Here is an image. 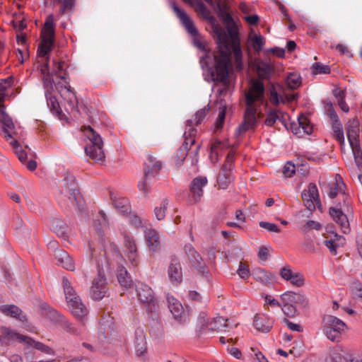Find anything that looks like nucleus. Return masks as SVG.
Masks as SVG:
<instances>
[{
	"label": "nucleus",
	"mask_w": 362,
	"mask_h": 362,
	"mask_svg": "<svg viewBox=\"0 0 362 362\" xmlns=\"http://www.w3.org/2000/svg\"><path fill=\"white\" fill-rule=\"evenodd\" d=\"M231 47L233 52L234 54V57L236 62H241L242 60V51L240 48V42H235L231 44Z\"/></svg>",
	"instance_id": "0e129e2a"
},
{
	"label": "nucleus",
	"mask_w": 362,
	"mask_h": 362,
	"mask_svg": "<svg viewBox=\"0 0 362 362\" xmlns=\"http://www.w3.org/2000/svg\"><path fill=\"white\" fill-rule=\"evenodd\" d=\"M286 83L288 89H296L301 85V77L297 73H289L286 79Z\"/></svg>",
	"instance_id": "c03bdc74"
},
{
	"label": "nucleus",
	"mask_w": 362,
	"mask_h": 362,
	"mask_svg": "<svg viewBox=\"0 0 362 362\" xmlns=\"http://www.w3.org/2000/svg\"><path fill=\"white\" fill-rule=\"evenodd\" d=\"M209 318L205 312H200L197 321L196 332L199 336L209 333Z\"/></svg>",
	"instance_id": "c9c22d12"
},
{
	"label": "nucleus",
	"mask_w": 362,
	"mask_h": 362,
	"mask_svg": "<svg viewBox=\"0 0 362 362\" xmlns=\"http://www.w3.org/2000/svg\"><path fill=\"white\" fill-rule=\"evenodd\" d=\"M293 297L294 300L293 303H295L301 308H305L308 305V299L303 293H295V296H293Z\"/></svg>",
	"instance_id": "052dcab7"
},
{
	"label": "nucleus",
	"mask_w": 362,
	"mask_h": 362,
	"mask_svg": "<svg viewBox=\"0 0 362 362\" xmlns=\"http://www.w3.org/2000/svg\"><path fill=\"white\" fill-rule=\"evenodd\" d=\"M233 177L231 171L221 168L217 177V184L221 189H226L229 185L233 182Z\"/></svg>",
	"instance_id": "4c0bfd02"
},
{
	"label": "nucleus",
	"mask_w": 362,
	"mask_h": 362,
	"mask_svg": "<svg viewBox=\"0 0 362 362\" xmlns=\"http://www.w3.org/2000/svg\"><path fill=\"white\" fill-rule=\"evenodd\" d=\"M136 291L139 300L146 305L148 313H153L156 310V300L151 288L142 282H138L136 284Z\"/></svg>",
	"instance_id": "0eeeda50"
},
{
	"label": "nucleus",
	"mask_w": 362,
	"mask_h": 362,
	"mask_svg": "<svg viewBox=\"0 0 362 362\" xmlns=\"http://www.w3.org/2000/svg\"><path fill=\"white\" fill-rule=\"evenodd\" d=\"M352 149L354 161L359 170H362V150L361 145L351 147Z\"/></svg>",
	"instance_id": "603ef678"
},
{
	"label": "nucleus",
	"mask_w": 362,
	"mask_h": 362,
	"mask_svg": "<svg viewBox=\"0 0 362 362\" xmlns=\"http://www.w3.org/2000/svg\"><path fill=\"white\" fill-rule=\"evenodd\" d=\"M14 82L13 76H8L4 79H0V102H4L5 97L7 95L6 91L11 88Z\"/></svg>",
	"instance_id": "37998d69"
},
{
	"label": "nucleus",
	"mask_w": 362,
	"mask_h": 362,
	"mask_svg": "<svg viewBox=\"0 0 362 362\" xmlns=\"http://www.w3.org/2000/svg\"><path fill=\"white\" fill-rule=\"evenodd\" d=\"M162 168V163L152 156L147 157L144 163V174L138 183L139 190L145 194L149 192L151 185L155 180Z\"/></svg>",
	"instance_id": "f03ea898"
},
{
	"label": "nucleus",
	"mask_w": 362,
	"mask_h": 362,
	"mask_svg": "<svg viewBox=\"0 0 362 362\" xmlns=\"http://www.w3.org/2000/svg\"><path fill=\"white\" fill-rule=\"evenodd\" d=\"M253 278L265 286L273 284L276 281V276L274 273L264 270L262 268H256L252 270Z\"/></svg>",
	"instance_id": "412c9836"
},
{
	"label": "nucleus",
	"mask_w": 362,
	"mask_h": 362,
	"mask_svg": "<svg viewBox=\"0 0 362 362\" xmlns=\"http://www.w3.org/2000/svg\"><path fill=\"white\" fill-rule=\"evenodd\" d=\"M117 279L119 283L124 287H129L132 281L131 276L123 266H119L117 269Z\"/></svg>",
	"instance_id": "a19ab883"
},
{
	"label": "nucleus",
	"mask_w": 362,
	"mask_h": 362,
	"mask_svg": "<svg viewBox=\"0 0 362 362\" xmlns=\"http://www.w3.org/2000/svg\"><path fill=\"white\" fill-rule=\"evenodd\" d=\"M312 67L314 69L313 73L315 74H327L330 73V68L328 65L317 62L313 64Z\"/></svg>",
	"instance_id": "bf43d9fd"
},
{
	"label": "nucleus",
	"mask_w": 362,
	"mask_h": 362,
	"mask_svg": "<svg viewBox=\"0 0 362 362\" xmlns=\"http://www.w3.org/2000/svg\"><path fill=\"white\" fill-rule=\"evenodd\" d=\"M257 71L258 74V80H270L272 74L274 71V67L268 62L260 60L256 65Z\"/></svg>",
	"instance_id": "cd10ccee"
},
{
	"label": "nucleus",
	"mask_w": 362,
	"mask_h": 362,
	"mask_svg": "<svg viewBox=\"0 0 362 362\" xmlns=\"http://www.w3.org/2000/svg\"><path fill=\"white\" fill-rule=\"evenodd\" d=\"M273 325L274 320L265 315H256L254 317L253 325L259 332H269Z\"/></svg>",
	"instance_id": "393cba45"
},
{
	"label": "nucleus",
	"mask_w": 362,
	"mask_h": 362,
	"mask_svg": "<svg viewBox=\"0 0 362 362\" xmlns=\"http://www.w3.org/2000/svg\"><path fill=\"white\" fill-rule=\"evenodd\" d=\"M325 109L328 117L332 121V124L340 122L332 103H327L325 106Z\"/></svg>",
	"instance_id": "13d9d810"
},
{
	"label": "nucleus",
	"mask_w": 362,
	"mask_h": 362,
	"mask_svg": "<svg viewBox=\"0 0 362 362\" xmlns=\"http://www.w3.org/2000/svg\"><path fill=\"white\" fill-rule=\"evenodd\" d=\"M269 100L271 103L275 107L279 106L280 102L283 103H286V100L279 96L274 86H272V88L270 90Z\"/></svg>",
	"instance_id": "4d7b16f0"
},
{
	"label": "nucleus",
	"mask_w": 362,
	"mask_h": 362,
	"mask_svg": "<svg viewBox=\"0 0 362 362\" xmlns=\"http://www.w3.org/2000/svg\"><path fill=\"white\" fill-rule=\"evenodd\" d=\"M168 276L172 282L179 284L182 280V267L179 259L176 257L171 258L168 269Z\"/></svg>",
	"instance_id": "4be33fe9"
},
{
	"label": "nucleus",
	"mask_w": 362,
	"mask_h": 362,
	"mask_svg": "<svg viewBox=\"0 0 362 362\" xmlns=\"http://www.w3.org/2000/svg\"><path fill=\"white\" fill-rule=\"evenodd\" d=\"M359 128L357 126H349L346 128L347 139L351 147L360 145Z\"/></svg>",
	"instance_id": "58836bf2"
},
{
	"label": "nucleus",
	"mask_w": 362,
	"mask_h": 362,
	"mask_svg": "<svg viewBox=\"0 0 362 362\" xmlns=\"http://www.w3.org/2000/svg\"><path fill=\"white\" fill-rule=\"evenodd\" d=\"M52 77L53 76H52V75H45L43 76V86L45 90V95H49V94L52 93V91L54 90L55 82Z\"/></svg>",
	"instance_id": "3c124183"
},
{
	"label": "nucleus",
	"mask_w": 362,
	"mask_h": 362,
	"mask_svg": "<svg viewBox=\"0 0 362 362\" xmlns=\"http://www.w3.org/2000/svg\"><path fill=\"white\" fill-rule=\"evenodd\" d=\"M265 88L263 82L257 78L250 81V87L245 93L246 105H254L255 102L263 103L264 100Z\"/></svg>",
	"instance_id": "423d86ee"
},
{
	"label": "nucleus",
	"mask_w": 362,
	"mask_h": 362,
	"mask_svg": "<svg viewBox=\"0 0 362 362\" xmlns=\"http://www.w3.org/2000/svg\"><path fill=\"white\" fill-rule=\"evenodd\" d=\"M18 341L20 343L23 342V343L26 344L27 345L32 346V347L45 353V354H47L48 355H54V351L49 346L44 344L42 342L36 341L31 337L23 335L20 333L18 335Z\"/></svg>",
	"instance_id": "b1692460"
},
{
	"label": "nucleus",
	"mask_w": 362,
	"mask_h": 362,
	"mask_svg": "<svg viewBox=\"0 0 362 362\" xmlns=\"http://www.w3.org/2000/svg\"><path fill=\"white\" fill-rule=\"evenodd\" d=\"M125 254L133 266H137L139 262V256L137 252L135 240L132 236H124Z\"/></svg>",
	"instance_id": "a211bd4d"
},
{
	"label": "nucleus",
	"mask_w": 362,
	"mask_h": 362,
	"mask_svg": "<svg viewBox=\"0 0 362 362\" xmlns=\"http://www.w3.org/2000/svg\"><path fill=\"white\" fill-rule=\"evenodd\" d=\"M338 203H341V209H344L347 214H353V209L350 202L348 200V196L344 192L342 193L341 202H339Z\"/></svg>",
	"instance_id": "774afa93"
},
{
	"label": "nucleus",
	"mask_w": 362,
	"mask_h": 362,
	"mask_svg": "<svg viewBox=\"0 0 362 362\" xmlns=\"http://www.w3.org/2000/svg\"><path fill=\"white\" fill-rule=\"evenodd\" d=\"M107 291V281L104 274L98 272V276L92 282L90 290V297L94 300H100L103 298Z\"/></svg>",
	"instance_id": "9b49d317"
},
{
	"label": "nucleus",
	"mask_w": 362,
	"mask_h": 362,
	"mask_svg": "<svg viewBox=\"0 0 362 362\" xmlns=\"http://www.w3.org/2000/svg\"><path fill=\"white\" fill-rule=\"evenodd\" d=\"M167 300L168 303V308L175 319L180 323H185L188 319L185 314L182 304L173 296H168L167 297Z\"/></svg>",
	"instance_id": "f3484780"
},
{
	"label": "nucleus",
	"mask_w": 362,
	"mask_h": 362,
	"mask_svg": "<svg viewBox=\"0 0 362 362\" xmlns=\"http://www.w3.org/2000/svg\"><path fill=\"white\" fill-rule=\"evenodd\" d=\"M62 98L67 101L71 110H74L77 107V98L70 86H64V95Z\"/></svg>",
	"instance_id": "a18cd8bd"
},
{
	"label": "nucleus",
	"mask_w": 362,
	"mask_h": 362,
	"mask_svg": "<svg viewBox=\"0 0 362 362\" xmlns=\"http://www.w3.org/2000/svg\"><path fill=\"white\" fill-rule=\"evenodd\" d=\"M68 307L71 310V313L80 321L83 322V318L88 313V310L86 305L82 303L81 299L79 300H75L69 304Z\"/></svg>",
	"instance_id": "c756f323"
},
{
	"label": "nucleus",
	"mask_w": 362,
	"mask_h": 362,
	"mask_svg": "<svg viewBox=\"0 0 362 362\" xmlns=\"http://www.w3.org/2000/svg\"><path fill=\"white\" fill-rule=\"evenodd\" d=\"M216 13L221 21L228 25L233 23V19L230 13V8L226 2H219L216 8Z\"/></svg>",
	"instance_id": "473e14b6"
},
{
	"label": "nucleus",
	"mask_w": 362,
	"mask_h": 362,
	"mask_svg": "<svg viewBox=\"0 0 362 362\" xmlns=\"http://www.w3.org/2000/svg\"><path fill=\"white\" fill-rule=\"evenodd\" d=\"M54 256L59 266L69 271H74V261L66 251L57 250L55 251Z\"/></svg>",
	"instance_id": "aec40b11"
},
{
	"label": "nucleus",
	"mask_w": 362,
	"mask_h": 362,
	"mask_svg": "<svg viewBox=\"0 0 362 362\" xmlns=\"http://www.w3.org/2000/svg\"><path fill=\"white\" fill-rule=\"evenodd\" d=\"M301 197L303 201L313 199L315 202L317 208L320 210L322 209L318 189L315 183H310L308 186V189H304L302 192Z\"/></svg>",
	"instance_id": "bb28decb"
},
{
	"label": "nucleus",
	"mask_w": 362,
	"mask_h": 362,
	"mask_svg": "<svg viewBox=\"0 0 362 362\" xmlns=\"http://www.w3.org/2000/svg\"><path fill=\"white\" fill-rule=\"evenodd\" d=\"M333 129V136L335 139L339 141L340 146H344V136L341 122L332 124Z\"/></svg>",
	"instance_id": "09e8293b"
},
{
	"label": "nucleus",
	"mask_w": 362,
	"mask_h": 362,
	"mask_svg": "<svg viewBox=\"0 0 362 362\" xmlns=\"http://www.w3.org/2000/svg\"><path fill=\"white\" fill-rule=\"evenodd\" d=\"M144 234L149 248L153 251L158 250L160 241L157 232L153 228H146L144 230Z\"/></svg>",
	"instance_id": "72a5a7b5"
},
{
	"label": "nucleus",
	"mask_w": 362,
	"mask_h": 362,
	"mask_svg": "<svg viewBox=\"0 0 362 362\" xmlns=\"http://www.w3.org/2000/svg\"><path fill=\"white\" fill-rule=\"evenodd\" d=\"M45 97L47 99V106L49 107L50 111L54 115H59L61 114V108L56 97L54 96L52 93L49 94V95H45Z\"/></svg>",
	"instance_id": "de8ad7c7"
},
{
	"label": "nucleus",
	"mask_w": 362,
	"mask_h": 362,
	"mask_svg": "<svg viewBox=\"0 0 362 362\" xmlns=\"http://www.w3.org/2000/svg\"><path fill=\"white\" fill-rule=\"evenodd\" d=\"M168 204V199L165 198L161 201L159 206L155 207L154 215L157 220L161 221L164 219V218L165 217L166 210Z\"/></svg>",
	"instance_id": "49530a36"
},
{
	"label": "nucleus",
	"mask_w": 362,
	"mask_h": 362,
	"mask_svg": "<svg viewBox=\"0 0 362 362\" xmlns=\"http://www.w3.org/2000/svg\"><path fill=\"white\" fill-rule=\"evenodd\" d=\"M214 32L219 49L228 51L230 47V42H239L238 33L232 27L227 28V32L218 27L214 28Z\"/></svg>",
	"instance_id": "39448f33"
},
{
	"label": "nucleus",
	"mask_w": 362,
	"mask_h": 362,
	"mask_svg": "<svg viewBox=\"0 0 362 362\" xmlns=\"http://www.w3.org/2000/svg\"><path fill=\"white\" fill-rule=\"evenodd\" d=\"M0 311L13 318H16L22 322L28 321L27 316L23 314V310L15 305H4L0 307Z\"/></svg>",
	"instance_id": "a878e982"
},
{
	"label": "nucleus",
	"mask_w": 362,
	"mask_h": 362,
	"mask_svg": "<svg viewBox=\"0 0 362 362\" xmlns=\"http://www.w3.org/2000/svg\"><path fill=\"white\" fill-rule=\"evenodd\" d=\"M19 333L9 327H1L0 345L7 346L15 340H18Z\"/></svg>",
	"instance_id": "7c9ffc66"
},
{
	"label": "nucleus",
	"mask_w": 362,
	"mask_h": 362,
	"mask_svg": "<svg viewBox=\"0 0 362 362\" xmlns=\"http://www.w3.org/2000/svg\"><path fill=\"white\" fill-rule=\"evenodd\" d=\"M134 349L137 356H144L147 351L146 335L141 328H137L134 332Z\"/></svg>",
	"instance_id": "5701e85b"
},
{
	"label": "nucleus",
	"mask_w": 362,
	"mask_h": 362,
	"mask_svg": "<svg viewBox=\"0 0 362 362\" xmlns=\"http://www.w3.org/2000/svg\"><path fill=\"white\" fill-rule=\"evenodd\" d=\"M86 136L90 141L85 147L86 155L95 161H103L105 159V153L101 136L90 127L86 129Z\"/></svg>",
	"instance_id": "7ed1b4c3"
},
{
	"label": "nucleus",
	"mask_w": 362,
	"mask_h": 362,
	"mask_svg": "<svg viewBox=\"0 0 362 362\" xmlns=\"http://www.w3.org/2000/svg\"><path fill=\"white\" fill-rule=\"evenodd\" d=\"M62 285L64 288V292L65 294V298H70L71 296H74L76 292L71 284L69 280L64 276L62 279Z\"/></svg>",
	"instance_id": "5fc2aeb1"
},
{
	"label": "nucleus",
	"mask_w": 362,
	"mask_h": 362,
	"mask_svg": "<svg viewBox=\"0 0 362 362\" xmlns=\"http://www.w3.org/2000/svg\"><path fill=\"white\" fill-rule=\"evenodd\" d=\"M286 177H291L296 173V166L291 162H287L282 171Z\"/></svg>",
	"instance_id": "69168bd1"
},
{
	"label": "nucleus",
	"mask_w": 362,
	"mask_h": 362,
	"mask_svg": "<svg viewBox=\"0 0 362 362\" xmlns=\"http://www.w3.org/2000/svg\"><path fill=\"white\" fill-rule=\"evenodd\" d=\"M113 202V204L115 207L119 211L121 214L125 215L128 214L131 211V206L129 203V200L126 198H112Z\"/></svg>",
	"instance_id": "ea45409f"
},
{
	"label": "nucleus",
	"mask_w": 362,
	"mask_h": 362,
	"mask_svg": "<svg viewBox=\"0 0 362 362\" xmlns=\"http://www.w3.org/2000/svg\"><path fill=\"white\" fill-rule=\"evenodd\" d=\"M0 122L3 124V127H7L12 129L14 128V124L12 118L6 112V106L4 102H0Z\"/></svg>",
	"instance_id": "79ce46f5"
},
{
	"label": "nucleus",
	"mask_w": 362,
	"mask_h": 362,
	"mask_svg": "<svg viewBox=\"0 0 362 362\" xmlns=\"http://www.w3.org/2000/svg\"><path fill=\"white\" fill-rule=\"evenodd\" d=\"M183 136L185 140L182 146L177 150L174 157L177 165H181L182 163L187 155L189 148L195 143L194 137L189 136V134H187V131L185 132Z\"/></svg>",
	"instance_id": "dca6fc26"
},
{
	"label": "nucleus",
	"mask_w": 362,
	"mask_h": 362,
	"mask_svg": "<svg viewBox=\"0 0 362 362\" xmlns=\"http://www.w3.org/2000/svg\"><path fill=\"white\" fill-rule=\"evenodd\" d=\"M66 191L69 193V199L72 202L73 205L77 206L78 210H81L82 206L83 199L78 189L73 186L72 182H75V178L69 173H65L64 179Z\"/></svg>",
	"instance_id": "f8f14e48"
},
{
	"label": "nucleus",
	"mask_w": 362,
	"mask_h": 362,
	"mask_svg": "<svg viewBox=\"0 0 362 362\" xmlns=\"http://www.w3.org/2000/svg\"><path fill=\"white\" fill-rule=\"evenodd\" d=\"M228 319L223 317H216L209 323V332H226L229 325L227 323Z\"/></svg>",
	"instance_id": "e433bc0d"
},
{
	"label": "nucleus",
	"mask_w": 362,
	"mask_h": 362,
	"mask_svg": "<svg viewBox=\"0 0 362 362\" xmlns=\"http://www.w3.org/2000/svg\"><path fill=\"white\" fill-rule=\"evenodd\" d=\"M329 215L340 226L343 233L348 234L350 233L351 228L348 214L341 210V203H336L335 206L329 207Z\"/></svg>",
	"instance_id": "6e6552de"
},
{
	"label": "nucleus",
	"mask_w": 362,
	"mask_h": 362,
	"mask_svg": "<svg viewBox=\"0 0 362 362\" xmlns=\"http://www.w3.org/2000/svg\"><path fill=\"white\" fill-rule=\"evenodd\" d=\"M209 110V105L205 106L198 110L192 118L187 120L185 131H187V134H189V136L194 137L197 132V129L194 128V126L199 124L203 121L207 115Z\"/></svg>",
	"instance_id": "2eb2a0df"
},
{
	"label": "nucleus",
	"mask_w": 362,
	"mask_h": 362,
	"mask_svg": "<svg viewBox=\"0 0 362 362\" xmlns=\"http://www.w3.org/2000/svg\"><path fill=\"white\" fill-rule=\"evenodd\" d=\"M323 332L329 339L338 342L341 339V334L343 332H337L329 328L323 327Z\"/></svg>",
	"instance_id": "6e6d98bb"
},
{
	"label": "nucleus",
	"mask_w": 362,
	"mask_h": 362,
	"mask_svg": "<svg viewBox=\"0 0 362 362\" xmlns=\"http://www.w3.org/2000/svg\"><path fill=\"white\" fill-rule=\"evenodd\" d=\"M172 7L174 11L175 12L177 16L179 18L180 21L182 22V24L185 28L186 30L192 35L197 36L199 34V32L195 27L194 22L192 20L187 16L186 12L180 8L177 4L174 1L172 3Z\"/></svg>",
	"instance_id": "4468645a"
},
{
	"label": "nucleus",
	"mask_w": 362,
	"mask_h": 362,
	"mask_svg": "<svg viewBox=\"0 0 362 362\" xmlns=\"http://www.w3.org/2000/svg\"><path fill=\"white\" fill-rule=\"evenodd\" d=\"M253 41V47L255 51L259 52L262 50L264 43L265 39L262 35H255Z\"/></svg>",
	"instance_id": "338daca9"
},
{
	"label": "nucleus",
	"mask_w": 362,
	"mask_h": 362,
	"mask_svg": "<svg viewBox=\"0 0 362 362\" xmlns=\"http://www.w3.org/2000/svg\"><path fill=\"white\" fill-rule=\"evenodd\" d=\"M185 251L198 274L207 277V275L209 274V269L201 255L195 250L194 247L191 244H187L185 245Z\"/></svg>",
	"instance_id": "9d476101"
},
{
	"label": "nucleus",
	"mask_w": 362,
	"mask_h": 362,
	"mask_svg": "<svg viewBox=\"0 0 362 362\" xmlns=\"http://www.w3.org/2000/svg\"><path fill=\"white\" fill-rule=\"evenodd\" d=\"M54 313L56 314V320L60 323H62L64 329L69 332L70 334H74V335H79L82 333V327L83 326H80V327H77L75 325H74L72 323L67 321L64 316L62 315L61 313H59L57 310H53Z\"/></svg>",
	"instance_id": "2f4dec72"
},
{
	"label": "nucleus",
	"mask_w": 362,
	"mask_h": 362,
	"mask_svg": "<svg viewBox=\"0 0 362 362\" xmlns=\"http://www.w3.org/2000/svg\"><path fill=\"white\" fill-rule=\"evenodd\" d=\"M289 281L293 286H296L297 287H300V286H303V284L305 283V279L300 273H298V272L294 273L293 272L291 277V279H289Z\"/></svg>",
	"instance_id": "680f3d73"
},
{
	"label": "nucleus",
	"mask_w": 362,
	"mask_h": 362,
	"mask_svg": "<svg viewBox=\"0 0 362 362\" xmlns=\"http://www.w3.org/2000/svg\"><path fill=\"white\" fill-rule=\"evenodd\" d=\"M40 37L42 40L37 48V54L45 57L52 49L54 42L55 24L53 14L47 16Z\"/></svg>",
	"instance_id": "f257e3e1"
},
{
	"label": "nucleus",
	"mask_w": 362,
	"mask_h": 362,
	"mask_svg": "<svg viewBox=\"0 0 362 362\" xmlns=\"http://www.w3.org/2000/svg\"><path fill=\"white\" fill-rule=\"evenodd\" d=\"M279 118V110H270L267 114V117L264 120L265 125L268 127H272Z\"/></svg>",
	"instance_id": "864d4df0"
},
{
	"label": "nucleus",
	"mask_w": 362,
	"mask_h": 362,
	"mask_svg": "<svg viewBox=\"0 0 362 362\" xmlns=\"http://www.w3.org/2000/svg\"><path fill=\"white\" fill-rule=\"evenodd\" d=\"M298 129H302L303 132L307 134H311L313 132V127L310 123V121L306 117L300 116L298 118Z\"/></svg>",
	"instance_id": "8fccbe9b"
},
{
	"label": "nucleus",
	"mask_w": 362,
	"mask_h": 362,
	"mask_svg": "<svg viewBox=\"0 0 362 362\" xmlns=\"http://www.w3.org/2000/svg\"><path fill=\"white\" fill-rule=\"evenodd\" d=\"M246 106L244 120L243 123L238 126L235 133V135L237 136L245 133L250 129L255 128L257 124V108L254 105Z\"/></svg>",
	"instance_id": "1a4fd4ad"
},
{
	"label": "nucleus",
	"mask_w": 362,
	"mask_h": 362,
	"mask_svg": "<svg viewBox=\"0 0 362 362\" xmlns=\"http://www.w3.org/2000/svg\"><path fill=\"white\" fill-rule=\"evenodd\" d=\"M215 61L214 68L210 67L209 69L211 80L216 82L226 83L228 78V66L230 64L228 53L222 50L218 57H215Z\"/></svg>",
	"instance_id": "20e7f679"
},
{
	"label": "nucleus",
	"mask_w": 362,
	"mask_h": 362,
	"mask_svg": "<svg viewBox=\"0 0 362 362\" xmlns=\"http://www.w3.org/2000/svg\"><path fill=\"white\" fill-rule=\"evenodd\" d=\"M281 310L285 315L289 317H293L296 315V308L291 303H284Z\"/></svg>",
	"instance_id": "e2e57ef3"
},
{
	"label": "nucleus",
	"mask_w": 362,
	"mask_h": 362,
	"mask_svg": "<svg viewBox=\"0 0 362 362\" xmlns=\"http://www.w3.org/2000/svg\"><path fill=\"white\" fill-rule=\"evenodd\" d=\"M208 184V180L205 176L194 177L189 185V196L194 203L199 202L203 197V188Z\"/></svg>",
	"instance_id": "ddd939ff"
},
{
	"label": "nucleus",
	"mask_w": 362,
	"mask_h": 362,
	"mask_svg": "<svg viewBox=\"0 0 362 362\" xmlns=\"http://www.w3.org/2000/svg\"><path fill=\"white\" fill-rule=\"evenodd\" d=\"M48 0H45V4H47ZM50 5L54 8L59 6L57 16L59 18L63 15L71 13L75 7L76 0H49Z\"/></svg>",
	"instance_id": "6ab92c4d"
},
{
	"label": "nucleus",
	"mask_w": 362,
	"mask_h": 362,
	"mask_svg": "<svg viewBox=\"0 0 362 362\" xmlns=\"http://www.w3.org/2000/svg\"><path fill=\"white\" fill-rule=\"evenodd\" d=\"M325 328H329L337 332H344L346 327V324L340 319L332 315H325L323 317Z\"/></svg>",
	"instance_id": "c85d7f7f"
},
{
	"label": "nucleus",
	"mask_w": 362,
	"mask_h": 362,
	"mask_svg": "<svg viewBox=\"0 0 362 362\" xmlns=\"http://www.w3.org/2000/svg\"><path fill=\"white\" fill-rule=\"evenodd\" d=\"M64 62L53 59L52 69L51 71L52 76H57L62 80L64 81L65 83L69 84V76L67 71L64 69Z\"/></svg>",
	"instance_id": "f704fd0d"
}]
</instances>
